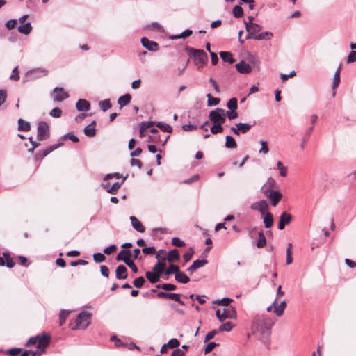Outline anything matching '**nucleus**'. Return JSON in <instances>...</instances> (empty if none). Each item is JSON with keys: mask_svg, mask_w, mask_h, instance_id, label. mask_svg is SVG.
<instances>
[{"mask_svg": "<svg viewBox=\"0 0 356 356\" xmlns=\"http://www.w3.org/2000/svg\"><path fill=\"white\" fill-rule=\"evenodd\" d=\"M131 99V96L129 94H125L124 95L120 96L118 99V104L120 105V108H122L127 105H128Z\"/></svg>", "mask_w": 356, "mask_h": 356, "instance_id": "393cba45", "label": "nucleus"}, {"mask_svg": "<svg viewBox=\"0 0 356 356\" xmlns=\"http://www.w3.org/2000/svg\"><path fill=\"white\" fill-rule=\"evenodd\" d=\"M91 315L89 312L83 311L81 312L76 317L74 323H70L72 330L86 329L90 323Z\"/></svg>", "mask_w": 356, "mask_h": 356, "instance_id": "7ed1b4c3", "label": "nucleus"}, {"mask_svg": "<svg viewBox=\"0 0 356 356\" xmlns=\"http://www.w3.org/2000/svg\"><path fill=\"white\" fill-rule=\"evenodd\" d=\"M96 122L92 121L90 124L87 125L84 128V134L88 137H93L96 134V129H95Z\"/></svg>", "mask_w": 356, "mask_h": 356, "instance_id": "5701e85b", "label": "nucleus"}, {"mask_svg": "<svg viewBox=\"0 0 356 356\" xmlns=\"http://www.w3.org/2000/svg\"><path fill=\"white\" fill-rule=\"evenodd\" d=\"M100 272L102 276L108 278L109 277V269L105 265H102L100 266Z\"/></svg>", "mask_w": 356, "mask_h": 356, "instance_id": "774afa93", "label": "nucleus"}, {"mask_svg": "<svg viewBox=\"0 0 356 356\" xmlns=\"http://www.w3.org/2000/svg\"><path fill=\"white\" fill-rule=\"evenodd\" d=\"M21 352H22V348H13L8 349L6 351V353L7 354H9L11 356H16Z\"/></svg>", "mask_w": 356, "mask_h": 356, "instance_id": "69168bd1", "label": "nucleus"}, {"mask_svg": "<svg viewBox=\"0 0 356 356\" xmlns=\"http://www.w3.org/2000/svg\"><path fill=\"white\" fill-rule=\"evenodd\" d=\"M219 55L224 62H228L230 64L235 62L233 55L230 51H220Z\"/></svg>", "mask_w": 356, "mask_h": 356, "instance_id": "a878e982", "label": "nucleus"}, {"mask_svg": "<svg viewBox=\"0 0 356 356\" xmlns=\"http://www.w3.org/2000/svg\"><path fill=\"white\" fill-rule=\"evenodd\" d=\"M258 236H259V239L257 242V246L259 248H264L266 244V239L264 232H259Z\"/></svg>", "mask_w": 356, "mask_h": 356, "instance_id": "4c0bfd02", "label": "nucleus"}, {"mask_svg": "<svg viewBox=\"0 0 356 356\" xmlns=\"http://www.w3.org/2000/svg\"><path fill=\"white\" fill-rule=\"evenodd\" d=\"M172 245L176 247H184L185 245V242L181 240L179 238L174 237L172 239Z\"/></svg>", "mask_w": 356, "mask_h": 356, "instance_id": "bf43d9fd", "label": "nucleus"}, {"mask_svg": "<svg viewBox=\"0 0 356 356\" xmlns=\"http://www.w3.org/2000/svg\"><path fill=\"white\" fill-rule=\"evenodd\" d=\"M31 129L30 124L23 119L18 120V130L20 131H28Z\"/></svg>", "mask_w": 356, "mask_h": 356, "instance_id": "c85d7f7f", "label": "nucleus"}, {"mask_svg": "<svg viewBox=\"0 0 356 356\" xmlns=\"http://www.w3.org/2000/svg\"><path fill=\"white\" fill-rule=\"evenodd\" d=\"M271 327L269 318L266 316H256L252 323V330L254 334L268 336Z\"/></svg>", "mask_w": 356, "mask_h": 356, "instance_id": "f257e3e1", "label": "nucleus"}, {"mask_svg": "<svg viewBox=\"0 0 356 356\" xmlns=\"http://www.w3.org/2000/svg\"><path fill=\"white\" fill-rule=\"evenodd\" d=\"M292 220V216L286 211H284L280 216V220L277 225V228L280 230L284 229L286 225H289Z\"/></svg>", "mask_w": 356, "mask_h": 356, "instance_id": "ddd939ff", "label": "nucleus"}, {"mask_svg": "<svg viewBox=\"0 0 356 356\" xmlns=\"http://www.w3.org/2000/svg\"><path fill=\"white\" fill-rule=\"evenodd\" d=\"M277 168L279 170L280 176L284 177L287 175L288 169L281 161H277Z\"/></svg>", "mask_w": 356, "mask_h": 356, "instance_id": "c03bdc74", "label": "nucleus"}, {"mask_svg": "<svg viewBox=\"0 0 356 356\" xmlns=\"http://www.w3.org/2000/svg\"><path fill=\"white\" fill-rule=\"evenodd\" d=\"M61 114L62 111L58 107L53 108L49 113V115L54 118H59L61 116Z\"/></svg>", "mask_w": 356, "mask_h": 356, "instance_id": "e2e57ef3", "label": "nucleus"}, {"mask_svg": "<svg viewBox=\"0 0 356 356\" xmlns=\"http://www.w3.org/2000/svg\"><path fill=\"white\" fill-rule=\"evenodd\" d=\"M69 313L70 312L68 311H67V310H61L60 312V314H59V321H60V325H62L65 323L67 316L69 315Z\"/></svg>", "mask_w": 356, "mask_h": 356, "instance_id": "6e6d98bb", "label": "nucleus"}, {"mask_svg": "<svg viewBox=\"0 0 356 356\" xmlns=\"http://www.w3.org/2000/svg\"><path fill=\"white\" fill-rule=\"evenodd\" d=\"M207 105L209 106H216L220 103V99L213 97L210 93L207 95Z\"/></svg>", "mask_w": 356, "mask_h": 356, "instance_id": "58836bf2", "label": "nucleus"}, {"mask_svg": "<svg viewBox=\"0 0 356 356\" xmlns=\"http://www.w3.org/2000/svg\"><path fill=\"white\" fill-rule=\"evenodd\" d=\"M286 301L282 300L280 303L277 302V300L275 299L273 302V312L277 316H281L286 307Z\"/></svg>", "mask_w": 356, "mask_h": 356, "instance_id": "f3484780", "label": "nucleus"}, {"mask_svg": "<svg viewBox=\"0 0 356 356\" xmlns=\"http://www.w3.org/2000/svg\"><path fill=\"white\" fill-rule=\"evenodd\" d=\"M209 117L213 124H222L226 120L225 111L220 108H216L209 113Z\"/></svg>", "mask_w": 356, "mask_h": 356, "instance_id": "0eeeda50", "label": "nucleus"}, {"mask_svg": "<svg viewBox=\"0 0 356 356\" xmlns=\"http://www.w3.org/2000/svg\"><path fill=\"white\" fill-rule=\"evenodd\" d=\"M227 106L230 111H236L238 108L237 99L236 97L231 98L227 102Z\"/></svg>", "mask_w": 356, "mask_h": 356, "instance_id": "37998d69", "label": "nucleus"}, {"mask_svg": "<svg viewBox=\"0 0 356 356\" xmlns=\"http://www.w3.org/2000/svg\"><path fill=\"white\" fill-rule=\"evenodd\" d=\"M277 188V186L275 181L272 177H269L266 183L262 187V191H264V189H265V188L275 189Z\"/></svg>", "mask_w": 356, "mask_h": 356, "instance_id": "a19ab883", "label": "nucleus"}, {"mask_svg": "<svg viewBox=\"0 0 356 356\" xmlns=\"http://www.w3.org/2000/svg\"><path fill=\"white\" fill-rule=\"evenodd\" d=\"M225 139H226L225 147L227 148L234 149L236 147V146H237L236 143L232 136H227Z\"/></svg>", "mask_w": 356, "mask_h": 356, "instance_id": "c9c22d12", "label": "nucleus"}, {"mask_svg": "<svg viewBox=\"0 0 356 356\" xmlns=\"http://www.w3.org/2000/svg\"><path fill=\"white\" fill-rule=\"evenodd\" d=\"M131 252L128 250H122L116 257L117 261H124L134 273L138 272V268L135 264L130 259Z\"/></svg>", "mask_w": 356, "mask_h": 356, "instance_id": "423d86ee", "label": "nucleus"}, {"mask_svg": "<svg viewBox=\"0 0 356 356\" xmlns=\"http://www.w3.org/2000/svg\"><path fill=\"white\" fill-rule=\"evenodd\" d=\"M99 105L100 109L104 112L108 111V109H110L111 108V104L108 99H104L103 101H100L99 102Z\"/></svg>", "mask_w": 356, "mask_h": 356, "instance_id": "ea45409f", "label": "nucleus"}, {"mask_svg": "<svg viewBox=\"0 0 356 356\" xmlns=\"http://www.w3.org/2000/svg\"><path fill=\"white\" fill-rule=\"evenodd\" d=\"M128 276L127 269L125 266L119 265L115 270V277L118 280L127 279Z\"/></svg>", "mask_w": 356, "mask_h": 356, "instance_id": "aec40b11", "label": "nucleus"}, {"mask_svg": "<svg viewBox=\"0 0 356 356\" xmlns=\"http://www.w3.org/2000/svg\"><path fill=\"white\" fill-rule=\"evenodd\" d=\"M157 296L159 298H168L170 300H177V293H168L164 291H160L157 293Z\"/></svg>", "mask_w": 356, "mask_h": 356, "instance_id": "2f4dec72", "label": "nucleus"}, {"mask_svg": "<svg viewBox=\"0 0 356 356\" xmlns=\"http://www.w3.org/2000/svg\"><path fill=\"white\" fill-rule=\"evenodd\" d=\"M236 69L240 74H249L252 71V67L244 60H241L236 65Z\"/></svg>", "mask_w": 356, "mask_h": 356, "instance_id": "6ab92c4d", "label": "nucleus"}, {"mask_svg": "<svg viewBox=\"0 0 356 356\" xmlns=\"http://www.w3.org/2000/svg\"><path fill=\"white\" fill-rule=\"evenodd\" d=\"M168 348H176V347H178L179 346V341L174 338V339H170L168 343H166Z\"/></svg>", "mask_w": 356, "mask_h": 356, "instance_id": "0e129e2a", "label": "nucleus"}, {"mask_svg": "<svg viewBox=\"0 0 356 356\" xmlns=\"http://www.w3.org/2000/svg\"><path fill=\"white\" fill-rule=\"evenodd\" d=\"M42 337V335H36L35 337H31L26 343V347H29V346H33L34 344H35L36 343H38V344L39 343V341H40V339H41Z\"/></svg>", "mask_w": 356, "mask_h": 356, "instance_id": "79ce46f5", "label": "nucleus"}, {"mask_svg": "<svg viewBox=\"0 0 356 356\" xmlns=\"http://www.w3.org/2000/svg\"><path fill=\"white\" fill-rule=\"evenodd\" d=\"M60 146V143L54 144L45 149L38 152L35 155V160H40L44 158L46 156H47L50 152H51L53 150L56 149Z\"/></svg>", "mask_w": 356, "mask_h": 356, "instance_id": "a211bd4d", "label": "nucleus"}, {"mask_svg": "<svg viewBox=\"0 0 356 356\" xmlns=\"http://www.w3.org/2000/svg\"><path fill=\"white\" fill-rule=\"evenodd\" d=\"M261 216H262L264 227L266 228L271 227L273 224V214L270 212L268 211L264 215H261Z\"/></svg>", "mask_w": 356, "mask_h": 356, "instance_id": "b1692460", "label": "nucleus"}, {"mask_svg": "<svg viewBox=\"0 0 356 356\" xmlns=\"http://www.w3.org/2000/svg\"><path fill=\"white\" fill-rule=\"evenodd\" d=\"M233 328V324L231 322H226L225 323H222L218 329V331L220 332H229Z\"/></svg>", "mask_w": 356, "mask_h": 356, "instance_id": "603ef678", "label": "nucleus"}, {"mask_svg": "<svg viewBox=\"0 0 356 356\" xmlns=\"http://www.w3.org/2000/svg\"><path fill=\"white\" fill-rule=\"evenodd\" d=\"M123 177H124L123 175L118 172L107 174L104 177V181H106L107 180H108L109 179H111V178H115V179L122 178L123 179Z\"/></svg>", "mask_w": 356, "mask_h": 356, "instance_id": "052dcab7", "label": "nucleus"}, {"mask_svg": "<svg viewBox=\"0 0 356 356\" xmlns=\"http://www.w3.org/2000/svg\"><path fill=\"white\" fill-rule=\"evenodd\" d=\"M132 227L134 229L139 232H144L145 230V227L142 225V223L135 217L130 216L129 218Z\"/></svg>", "mask_w": 356, "mask_h": 356, "instance_id": "4be33fe9", "label": "nucleus"}, {"mask_svg": "<svg viewBox=\"0 0 356 356\" xmlns=\"http://www.w3.org/2000/svg\"><path fill=\"white\" fill-rule=\"evenodd\" d=\"M51 336L45 332L42 333V337L40 339L39 343L37 345L35 350H30L29 354L33 356H40L45 352L46 348L49 344Z\"/></svg>", "mask_w": 356, "mask_h": 356, "instance_id": "20e7f679", "label": "nucleus"}, {"mask_svg": "<svg viewBox=\"0 0 356 356\" xmlns=\"http://www.w3.org/2000/svg\"><path fill=\"white\" fill-rule=\"evenodd\" d=\"M157 127H159L161 130H162L164 132L167 133H172V127L163 122H158L156 123Z\"/></svg>", "mask_w": 356, "mask_h": 356, "instance_id": "473e14b6", "label": "nucleus"}, {"mask_svg": "<svg viewBox=\"0 0 356 356\" xmlns=\"http://www.w3.org/2000/svg\"><path fill=\"white\" fill-rule=\"evenodd\" d=\"M127 177L128 175H127L126 176H124V177H123L122 181H117L113 183V184H111L110 182L104 181V183L102 184V186L105 189V191L108 193L116 194L118 193V189L127 179Z\"/></svg>", "mask_w": 356, "mask_h": 356, "instance_id": "1a4fd4ad", "label": "nucleus"}, {"mask_svg": "<svg viewBox=\"0 0 356 356\" xmlns=\"http://www.w3.org/2000/svg\"><path fill=\"white\" fill-rule=\"evenodd\" d=\"M140 41L142 45L147 50L150 51H156L159 50V44L156 42L149 40L146 37H143Z\"/></svg>", "mask_w": 356, "mask_h": 356, "instance_id": "dca6fc26", "label": "nucleus"}, {"mask_svg": "<svg viewBox=\"0 0 356 356\" xmlns=\"http://www.w3.org/2000/svg\"><path fill=\"white\" fill-rule=\"evenodd\" d=\"M76 108L79 111H88L90 109V104L86 99H80L76 104Z\"/></svg>", "mask_w": 356, "mask_h": 356, "instance_id": "412c9836", "label": "nucleus"}, {"mask_svg": "<svg viewBox=\"0 0 356 356\" xmlns=\"http://www.w3.org/2000/svg\"><path fill=\"white\" fill-rule=\"evenodd\" d=\"M263 193L270 200L273 207H275L282 198V194L277 189L265 188Z\"/></svg>", "mask_w": 356, "mask_h": 356, "instance_id": "6e6552de", "label": "nucleus"}, {"mask_svg": "<svg viewBox=\"0 0 356 356\" xmlns=\"http://www.w3.org/2000/svg\"><path fill=\"white\" fill-rule=\"evenodd\" d=\"M168 260L169 261H172L175 260H178L179 259V253L177 249L172 250L168 253Z\"/></svg>", "mask_w": 356, "mask_h": 356, "instance_id": "f704fd0d", "label": "nucleus"}, {"mask_svg": "<svg viewBox=\"0 0 356 356\" xmlns=\"http://www.w3.org/2000/svg\"><path fill=\"white\" fill-rule=\"evenodd\" d=\"M233 15L235 17L239 18L243 15V10L240 6H235L232 10Z\"/></svg>", "mask_w": 356, "mask_h": 356, "instance_id": "09e8293b", "label": "nucleus"}, {"mask_svg": "<svg viewBox=\"0 0 356 356\" xmlns=\"http://www.w3.org/2000/svg\"><path fill=\"white\" fill-rule=\"evenodd\" d=\"M49 127L47 122L41 121L37 128V138L39 140L45 139L49 135Z\"/></svg>", "mask_w": 356, "mask_h": 356, "instance_id": "9b49d317", "label": "nucleus"}, {"mask_svg": "<svg viewBox=\"0 0 356 356\" xmlns=\"http://www.w3.org/2000/svg\"><path fill=\"white\" fill-rule=\"evenodd\" d=\"M175 278L177 282L183 284H186L190 281L189 277L184 272L180 270L176 273Z\"/></svg>", "mask_w": 356, "mask_h": 356, "instance_id": "cd10ccee", "label": "nucleus"}, {"mask_svg": "<svg viewBox=\"0 0 356 356\" xmlns=\"http://www.w3.org/2000/svg\"><path fill=\"white\" fill-rule=\"evenodd\" d=\"M145 276H146L147 279L151 283H153V284L156 283L159 280V278H160L159 275H158L154 272H150V271L146 272Z\"/></svg>", "mask_w": 356, "mask_h": 356, "instance_id": "7c9ffc66", "label": "nucleus"}, {"mask_svg": "<svg viewBox=\"0 0 356 356\" xmlns=\"http://www.w3.org/2000/svg\"><path fill=\"white\" fill-rule=\"evenodd\" d=\"M216 315L219 321L222 322L227 318L235 319L237 316L236 312L232 306L224 308L222 309H218Z\"/></svg>", "mask_w": 356, "mask_h": 356, "instance_id": "39448f33", "label": "nucleus"}, {"mask_svg": "<svg viewBox=\"0 0 356 356\" xmlns=\"http://www.w3.org/2000/svg\"><path fill=\"white\" fill-rule=\"evenodd\" d=\"M250 207L252 210L259 211L261 215L267 213L268 209V203L264 200L252 204Z\"/></svg>", "mask_w": 356, "mask_h": 356, "instance_id": "2eb2a0df", "label": "nucleus"}, {"mask_svg": "<svg viewBox=\"0 0 356 356\" xmlns=\"http://www.w3.org/2000/svg\"><path fill=\"white\" fill-rule=\"evenodd\" d=\"M192 33H193V31L191 30L186 29L184 31H183L182 33H181L180 34L173 35L170 36V39L177 40V39H179V38H184L190 36Z\"/></svg>", "mask_w": 356, "mask_h": 356, "instance_id": "72a5a7b5", "label": "nucleus"}, {"mask_svg": "<svg viewBox=\"0 0 356 356\" xmlns=\"http://www.w3.org/2000/svg\"><path fill=\"white\" fill-rule=\"evenodd\" d=\"M179 270V267L178 266L175 265V264H170L168 268L165 270V275H170L173 273H175L176 275V273H177Z\"/></svg>", "mask_w": 356, "mask_h": 356, "instance_id": "8fccbe9b", "label": "nucleus"}, {"mask_svg": "<svg viewBox=\"0 0 356 356\" xmlns=\"http://www.w3.org/2000/svg\"><path fill=\"white\" fill-rule=\"evenodd\" d=\"M145 282V280L143 277H138L134 280L133 284L136 288H141L143 286Z\"/></svg>", "mask_w": 356, "mask_h": 356, "instance_id": "4d7b16f0", "label": "nucleus"}, {"mask_svg": "<svg viewBox=\"0 0 356 356\" xmlns=\"http://www.w3.org/2000/svg\"><path fill=\"white\" fill-rule=\"evenodd\" d=\"M218 332L219 331L216 330H213L210 331L205 336L204 341L206 343V342L209 341V340L212 339Z\"/></svg>", "mask_w": 356, "mask_h": 356, "instance_id": "338daca9", "label": "nucleus"}, {"mask_svg": "<svg viewBox=\"0 0 356 356\" xmlns=\"http://www.w3.org/2000/svg\"><path fill=\"white\" fill-rule=\"evenodd\" d=\"M194 253L193 249L192 248H189L188 251L185 252L183 255V258L185 262H188Z\"/></svg>", "mask_w": 356, "mask_h": 356, "instance_id": "680f3d73", "label": "nucleus"}, {"mask_svg": "<svg viewBox=\"0 0 356 356\" xmlns=\"http://www.w3.org/2000/svg\"><path fill=\"white\" fill-rule=\"evenodd\" d=\"M3 256L5 259L6 264L8 268H13L15 266V263L10 258V255L7 252H3Z\"/></svg>", "mask_w": 356, "mask_h": 356, "instance_id": "3c124183", "label": "nucleus"}, {"mask_svg": "<svg viewBox=\"0 0 356 356\" xmlns=\"http://www.w3.org/2000/svg\"><path fill=\"white\" fill-rule=\"evenodd\" d=\"M54 101L62 102L69 97V95L66 92L63 88L56 87L54 89Z\"/></svg>", "mask_w": 356, "mask_h": 356, "instance_id": "4468645a", "label": "nucleus"}, {"mask_svg": "<svg viewBox=\"0 0 356 356\" xmlns=\"http://www.w3.org/2000/svg\"><path fill=\"white\" fill-rule=\"evenodd\" d=\"M245 29L248 33L246 35V39H254V36L256 35V33L261 31V26L256 23H245Z\"/></svg>", "mask_w": 356, "mask_h": 356, "instance_id": "f8f14e48", "label": "nucleus"}, {"mask_svg": "<svg viewBox=\"0 0 356 356\" xmlns=\"http://www.w3.org/2000/svg\"><path fill=\"white\" fill-rule=\"evenodd\" d=\"M32 26L30 22H26L25 24H22L17 28V30L19 33L28 35L31 31Z\"/></svg>", "mask_w": 356, "mask_h": 356, "instance_id": "bb28decb", "label": "nucleus"}, {"mask_svg": "<svg viewBox=\"0 0 356 356\" xmlns=\"http://www.w3.org/2000/svg\"><path fill=\"white\" fill-rule=\"evenodd\" d=\"M236 127H238L241 133L245 134L251 129L252 125L248 123H237Z\"/></svg>", "mask_w": 356, "mask_h": 356, "instance_id": "a18cd8bd", "label": "nucleus"}, {"mask_svg": "<svg viewBox=\"0 0 356 356\" xmlns=\"http://www.w3.org/2000/svg\"><path fill=\"white\" fill-rule=\"evenodd\" d=\"M93 259L96 263H101L105 261L106 257L104 254L97 252L93 254Z\"/></svg>", "mask_w": 356, "mask_h": 356, "instance_id": "5fc2aeb1", "label": "nucleus"}, {"mask_svg": "<svg viewBox=\"0 0 356 356\" xmlns=\"http://www.w3.org/2000/svg\"><path fill=\"white\" fill-rule=\"evenodd\" d=\"M207 264H208V261L207 259H202V260L197 259V260H195L192 264L195 266V268L196 269H198L201 267H203Z\"/></svg>", "mask_w": 356, "mask_h": 356, "instance_id": "13d9d810", "label": "nucleus"}, {"mask_svg": "<svg viewBox=\"0 0 356 356\" xmlns=\"http://www.w3.org/2000/svg\"><path fill=\"white\" fill-rule=\"evenodd\" d=\"M156 287L159 289H162L165 291H173L176 289V286L170 283L159 284L156 286Z\"/></svg>", "mask_w": 356, "mask_h": 356, "instance_id": "de8ad7c7", "label": "nucleus"}, {"mask_svg": "<svg viewBox=\"0 0 356 356\" xmlns=\"http://www.w3.org/2000/svg\"><path fill=\"white\" fill-rule=\"evenodd\" d=\"M210 131L213 134L222 133L223 131V127L222 124H213L212 127L210 128Z\"/></svg>", "mask_w": 356, "mask_h": 356, "instance_id": "49530a36", "label": "nucleus"}, {"mask_svg": "<svg viewBox=\"0 0 356 356\" xmlns=\"http://www.w3.org/2000/svg\"><path fill=\"white\" fill-rule=\"evenodd\" d=\"M48 71L43 68L33 69L28 71L25 76V81L31 79H38L47 74Z\"/></svg>", "mask_w": 356, "mask_h": 356, "instance_id": "9d476101", "label": "nucleus"}, {"mask_svg": "<svg viewBox=\"0 0 356 356\" xmlns=\"http://www.w3.org/2000/svg\"><path fill=\"white\" fill-rule=\"evenodd\" d=\"M165 266V264L164 263H162L161 261H158L153 267L152 270L154 273L159 275L161 276V274L164 270V268Z\"/></svg>", "mask_w": 356, "mask_h": 356, "instance_id": "e433bc0d", "label": "nucleus"}, {"mask_svg": "<svg viewBox=\"0 0 356 356\" xmlns=\"http://www.w3.org/2000/svg\"><path fill=\"white\" fill-rule=\"evenodd\" d=\"M186 51L193 56L195 66L202 68L208 60V56L202 49H197L191 47H186Z\"/></svg>", "mask_w": 356, "mask_h": 356, "instance_id": "f03ea898", "label": "nucleus"}, {"mask_svg": "<svg viewBox=\"0 0 356 356\" xmlns=\"http://www.w3.org/2000/svg\"><path fill=\"white\" fill-rule=\"evenodd\" d=\"M273 37V33L270 31H264L254 36L257 40H270Z\"/></svg>", "mask_w": 356, "mask_h": 356, "instance_id": "c756f323", "label": "nucleus"}, {"mask_svg": "<svg viewBox=\"0 0 356 356\" xmlns=\"http://www.w3.org/2000/svg\"><path fill=\"white\" fill-rule=\"evenodd\" d=\"M146 28L151 29V30L158 31H162V26L158 22H152L149 24H147L146 26Z\"/></svg>", "mask_w": 356, "mask_h": 356, "instance_id": "864d4df0", "label": "nucleus"}]
</instances>
